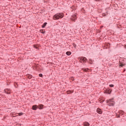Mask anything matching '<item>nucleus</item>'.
<instances>
[{
    "instance_id": "9d476101",
    "label": "nucleus",
    "mask_w": 126,
    "mask_h": 126,
    "mask_svg": "<svg viewBox=\"0 0 126 126\" xmlns=\"http://www.w3.org/2000/svg\"><path fill=\"white\" fill-rule=\"evenodd\" d=\"M44 105H42V104H40L38 105V109H39V110H41L42 109H43V107Z\"/></svg>"
},
{
    "instance_id": "4468645a",
    "label": "nucleus",
    "mask_w": 126,
    "mask_h": 126,
    "mask_svg": "<svg viewBox=\"0 0 126 126\" xmlns=\"http://www.w3.org/2000/svg\"><path fill=\"white\" fill-rule=\"evenodd\" d=\"M46 25H47V23H44L42 26V28H45V27H46Z\"/></svg>"
},
{
    "instance_id": "f3484780",
    "label": "nucleus",
    "mask_w": 126,
    "mask_h": 126,
    "mask_svg": "<svg viewBox=\"0 0 126 126\" xmlns=\"http://www.w3.org/2000/svg\"><path fill=\"white\" fill-rule=\"evenodd\" d=\"M40 32H41V33H45V32H44V30H41Z\"/></svg>"
},
{
    "instance_id": "6e6552de",
    "label": "nucleus",
    "mask_w": 126,
    "mask_h": 126,
    "mask_svg": "<svg viewBox=\"0 0 126 126\" xmlns=\"http://www.w3.org/2000/svg\"><path fill=\"white\" fill-rule=\"evenodd\" d=\"M96 112L98 114H102V110H101V109H100V108H97L96 110Z\"/></svg>"
},
{
    "instance_id": "ddd939ff",
    "label": "nucleus",
    "mask_w": 126,
    "mask_h": 126,
    "mask_svg": "<svg viewBox=\"0 0 126 126\" xmlns=\"http://www.w3.org/2000/svg\"><path fill=\"white\" fill-rule=\"evenodd\" d=\"M73 91H67V94H71V93H73Z\"/></svg>"
},
{
    "instance_id": "20e7f679",
    "label": "nucleus",
    "mask_w": 126,
    "mask_h": 126,
    "mask_svg": "<svg viewBox=\"0 0 126 126\" xmlns=\"http://www.w3.org/2000/svg\"><path fill=\"white\" fill-rule=\"evenodd\" d=\"M76 18H77V17H76V14H75L71 16V20H72V21H74V22H75V20H76Z\"/></svg>"
},
{
    "instance_id": "6ab92c4d",
    "label": "nucleus",
    "mask_w": 126,
    "mask_h": 126,
    "mask_svg": "<svg viewBox=\"0 0 126 126\" xmlns=\"http://www.w3.org/2000/svg\"><path fill=\"white\" fill-rule=\"evenodd\" d=\"M124 65H125V64H120V66H121L122 67H123V66H124Z\"/></svg>"
},
{
    "instance_id": "aec40b11",
    "label": "nucleus",
    "mask_w": 126,
    "mask_h": 126,
    "mask_svg": "<svg viewBox=\"0 0 126 126\" xmlns=\"http://www.w3.org/2000/svg\"><path fill=\"white\" fill-rule=\"evenodd\" d=\"M39 76H40V77H42V76H43V74H39Z\"/></svg>"
},
{
    "instance_id": "1a4fd4ad",
    "label": "nucleus",
    "mask_w": 126,
    "mask_h": 126,
    "mask_svg": "<svg viewBox=\"0 0 126 126\" xmlns=\"http://www.w3.org/2000/svg\"><path fill=\"white\" fill-rule=\"evenodd\" d=\"M84 126H90V124L88 122H85L84 123Z\"/></svg>"
},
{
    "instance_id": "5701e85b",
    "label": "nucleus",
    "mask_w": 126,
    "mask_h": 126,
    "mask_svg": "<svg viewBox=\"0 0 126 126\" xmlns=\"http://www.w3.org/2000/svg\"><path fill=\"white\" fill-rule=\"evenodd\" d=\"M19 116H21V115H22V113H19Z\"/></svg>"
},
{
    "instance_id": "412c9836",
    "label": "nucleus",
    "mask_w": 126,
    "mask_h": 126,
    "mask_svg": "<svg viewBox=\"0 0 126 126\" xmlns=\"http://www.w3.org/2000/svg\"><path fill=\"white\" fill-rule=\"evenodd\" d=\"M119 113L120 114H124V112H123V111H120V112H119Z\"/></svg>"
},
{
    "instance_id": "f257e3e1",
    "label": "nucleus",
    "mask_w": 126,
    "mask_h": 126,
    "mask_svg": "<svg viewBox=\"0 0 126 126\" xmlns=\"http://www.w3.org/2000/svg\"><path fill=\"white\" fill-rule=\"evenodd\" d=\"M63 16L64 15L63 13H60L54 15L53 18L54 20H58V19H62Z\"/></svg>"
},
{
    "instance_id": "f8f14e48",
    "label": "nucleus",
    "mask_w": 126,
    "mask_h": 126,
    "mask_svg": "<svg viewBox=\"0 0 126 126\" xmlns=\"http://www.w3.org/2000/svg\"><path fill=\"white\" fill-rule=\"evenodd\" d=\"M27 76L28 78H29V79H31V78L32 77V75L29 74H28Z\"/></svg>"
},
{
    "instance_id": "dca6fc26",
    "label": "nucleus",
    "mask_w": 126,
    "mask_h": 126,
    "mask_svg": "<svg viewBox=\"0 0 126 126\" xmlns=\"http://www.w3.org/2000/svg\"><path fill=\"white\" fill-rule=\"evenodd\" d=\"M38 45H34V48H35V49H38Z\"/></svg>"
},
{
    "instance_id": "39448f33",
    "label": "nucleus",
    "mask_w": 126,
    "mask_h": 126,
    "mask_svg": "<svg viewBox=\"0 0 126 126\" xmlns=\"http://www.w3.org/2000/svg\"><path fill=\"white\" fill-rule=\"evenodd\" d=\"M38 109V106L37 105H33L32 107V109L34 111H36Z\"/></svg>"
},
{
    "instance_id": "423d86ee",
    "label": "nucleus",
    "mask_w": 126,
    "mask_h": 126,
    "mask_svg": "<svg viewBox=\"0 0 126 126\" xmlns=\"http://www.w3.org/2000/svg\"><path fill=\"white\" fill-rule=\"evenodd\" d=\"M4 92L7 94H10V89H6L4 90Z\"/></svg>"
},
{
    "instance_id": "9b49d317",
    "label": "nucleus",
    "mask_w": 126,
    "mask_h": 126,
    "mask_svg": "<svg viewBox=\"0 0 126 126\" xmlns=\"http://www.w3.org/2000/svg\"><path fill=\"white\" fill-rule=\"evenodd\" d=\"M66 54L67 55V56H70V55H71V52H69V51H68L66 53Z\"/></svg>"
},
{
    "instance_id": "7ed1b4c3",
    "label": "nucleus",
    "mask_w": 126,
    "mask_h": 126,
    "mask_svg": "<svg viewBox=\"0 0 126 126\" xmlns=\"http://www.w3.org/2000/svg\"><path fill=\"white\" fill-rule=\"evenodd\" d=\"M87 60V59L85 57L82 58H79V60L80 61V63H86V60Z\"/></svg>"
},
{
    "instance_id": "a211bd4d",
    "label": "nucleus",
    "mask_w": 126,
    "mask_h": 126,
    "mask_svg": "<svg viewBox=\"0 0 126 126\" xmlns=\"http://www.w3.org/2000/svg\"><path fill=\"white\" fill-rule=\"evenodd\" d=\"M110 87H114V85L111 84L109 85Z\"/></svg>"
},
{
    "instance_id": "2eb2a0df",
    "label": "nucleus",
    "mask_w": 126,
    "mask_h": 126,
    "mask_svg": "<svg viewBox=\"0 0 126 126\" xmlns=\"http://www.w3.org/2000/svg\"><path fill=\"white\" fill-rule=\"evenodd\" d=\"M88 68H84V69H83V70L84 71H88Z\"/></svg>"
},
{
    "instance_id": "4be33fe9",
    "label": "nucleus",
    "mask_w": 126,
    "mask_h": 126,
    "mask_svg": "<svg viewBox=\"0 0 126 126\" xmlns=\"http://www.w3.org/2000/svg\"><path fill=\"white\" fill-rule=\"evenodd\" d=\"M116 117H117V118H119V117H120V116H119V115H118V114H116Z\"/></svg>"
},
{
    "instance_id": "b1692460",
    "label": "nucleus",
    "mask_w": 126,
    "mask_h": 126,
    "mask_svg": "<svg viewBox=\"0 0 126 126\" xmlns=\"http://www.w3.org/2000/svg\"><path fill=\"white\" fill-rule=\"evenodd\" d=\"M74 47L75 48L76 47V45L75 44H74Z\"/></svg>"
},
{
    "instance_id": "f03ea898",
    "label": "nucleus",
    "mask_w": 126,
    "mask_h": 126,
    "mask_svg": "<svg viewBox=\"0 0 126 126\" xmlns=\"http://www.w3.org/2000/svg\"><path fill=\"white\" fill-rule=\"evenodd\" d=\"M106 102L109 106H114L115 105V101L113 99L107 100Z\"/></svg>"
},
{
    "instance_id": "0eeeda50",
    "label": "nucleus",
    "mask_w": 126,
    "mask_h": 126,
    "mask_svg": "<svg viewBox=\"0 0 126 126\" xmlns=\"http://www.w3.org/2000/svg\"><path fill=\"white\" fill-rule=\"evenodd\" d=\"M111 92H112V90L109 89L105 91V93H106L107 94H111Z\"/></svg>"
}]
</instances>
